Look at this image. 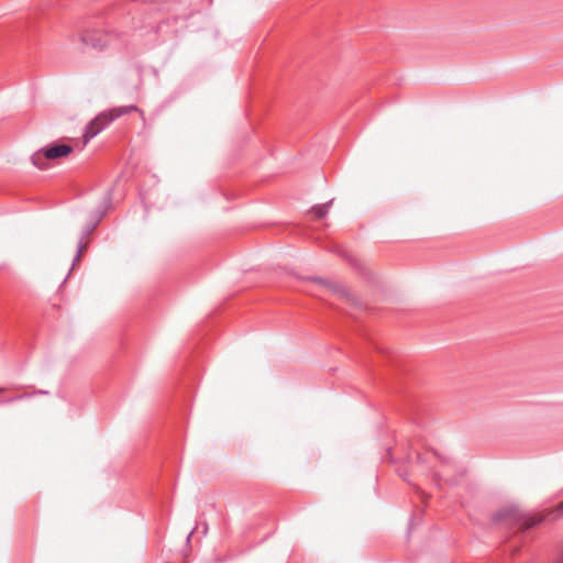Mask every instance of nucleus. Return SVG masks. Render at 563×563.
<instances>
[{"label":"nucleus","mask_w":563,"mask_h":563,"mask_svg":"<svg viewBox=\"0 0 563 563\" xmlns=\"http://www.w3.org/2000/svg\"><path fill=\"white\" fill-rule=\"evenodd\" d=\"M137 110L135 106L121 107L112 109L108 112H102L98 114L93 120H91L85 129L84 139L85 142L90 141L96 135H98L102 130H104L112 121L120 118L121 115L129 113L131 111Z\"/></svg>","instance_id":"1"},{"label":"nucleus","mask_w":563,"mask_h":563,"mask_svg":"<svg viewBox=\"0 0 563 563\" xmlns=\"http://www.w3.org/2000/svg\"><path fill=\"white\" fill-rule=\"evenodd\" d=\"M137 110L135 106L121 107L112 109L108 112H102L98 114L93 120H91L85 129L84 139L85 142L90 141L96 135H98L102 130H104L112 121L120 118L121 115L129 113L131 111Z\"/></svg>","instance_id":"2"},{"label":"nucleus","mask_w":563,"mask_h":563,"mask_svg":"<svg viewBox=\"0 0 563 563\" xmlns=\"http://www.w3.org/2000/svg\"><path fill=\"white\" fill-rule=\"evenodd\" d=\"M73 152V147L65 143L54 142L41 150L36 151L31 159L34 166L40 169H46L49 161H55L69 155Z\"/></svg>","instance_id":"3"},{"label":"nucleus","mask_w":563,"mask_h":563,"mask_svg":"<svg viewBox=\"0 0 563 563\" xmlns=\"http://www.w3.org/2000/svg\"><path fill=\"white\" fill-rule=\"evenodd\" d=\"M493 520L495 523H504L506 527H518L520 530H528L537 525V521L523 519L515 508H505L497 511Z\"/></svg>","instance_id":"4"},{"label":"nucleus","mask_w":563,"mask_h":563,"mask_svg":"<svg viewBox=\"0 0 563 563\" xmlns=\"http://www.w3.org/2000/svg\"><path fill=\"white\" fill-rule=\"evenodd\" d=\"M80 38L85 45L96 49H103L108 45L106 36L100 31H86Z\"/></svg>","instance_id":"5"},{"label":"nucleus","mask_w":563,"mask_h":563,"mask_svg":"<svg viewBox=\"0 0 563 563\" xmlns=\"http://www.w3.org/2000/svg\"><path fill=\"white\" fill-rule=\"evenodd\" d=\"M5 388L0 387V405L11 404L13 401L24 399L31 396V394H21L15 396H4Z\"/></svg>","instance_id":"6"},{"label":"nucleus","mask_w":563,"mask_h":563,"mask_svg":"<svg viewBox=\"0 0 563 563\" xmlns=\"http://www.w3.org/2000/svg\"><path fill=\"white\" fill-rule=\"evenodd\" d=\"M332 203V200H330L328 203L324 205H317L311 208V213L316 219H322L327 216L329 212L330 205Z\"/></svg>","instance_id":"7"},{"label":"nucleus","mask_w":563,"mask_h":563,"mask_svg":"<svg viewBox=\"0 0 563 563\" xmlns=\"http://www.w3.org/2000/svg\"><path fill=\"white\" fill-rule=\"evenodd\" d=\"M89 241L80 239L77 246V253L73 261V267L78 265L81 261L82 253L88 249Z\"/></svg>","instance_id":"8"},{"label":"nucleus","mask_w":563,"mask_h":563,"mask_svg":"<svg viewBox=\"0 0 563 563\" xmlns=\"http://www.w3.org/2000/svg\"><path fill=\"white\" fill-rule=\"evenodd\" d=\"M104 216V211H101L97 218H96V221L92 223V224H89L87 225L84 231H82V235L80 239L82 240H88L89 235L95 231V229L97 228L98 223L100 222V220L102 219V217Z\"/></svg>","instance_id":"9"},{"label":"nucleus","mask_w":563,"mask_h":563,"mask_svg":"<svg viewBox=\"0 0 563 563\" xmlns=\"http://www.w3.org/2000/svg\"><path fill=\"white\" fill-rule=\"evenodd\" d=\"M552 519H558L563 515V501L558 505V507L551 511Z\"/></svg>","instance_id":"10"},{"label":"nucleus","mask_w":563,"mask_h":563,"mask_svg":"<svg viewBox=\"0 0 563 563\" xmlns=\"http://www.w3.org/2000/svg\"><path fill=\"white\" fill-rule=\"evenodd\" d=\"M329 286L333 287V290L335 292H342L344 296L347 295L346 290L343 288V286H340V285H332L329 283Z\"/></svg>","instance_id":"11"},{"label":"nucleus","mask_w":563,"mask_h":563,"mask_svg":"<svg viewBox=\"0 0 563 563\" xmlns=\"http://www.w3.org/2000/svg\"><path fill=\"white\" fill-rule=\"evenodd\" d=\"M33 394H35V395H47L48 391L47 390L38 389V390L34 391Z\"/></svg>","instance_id":"12"}]
</instances>
